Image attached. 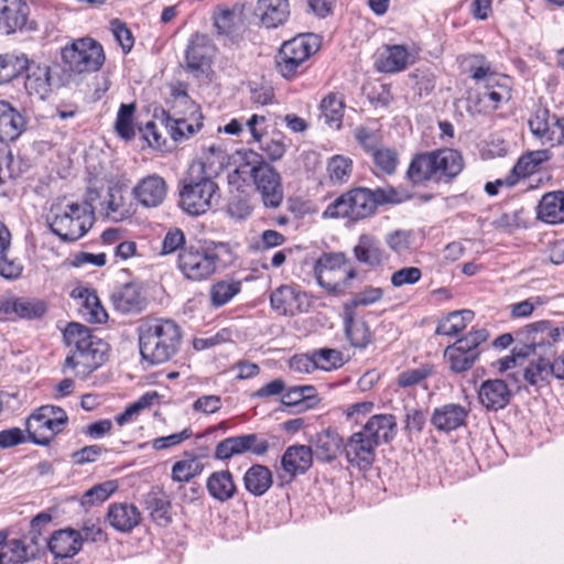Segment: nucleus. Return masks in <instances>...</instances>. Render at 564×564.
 <instances>
[{"label":"nucleus","mask_w":564,"mask_h":564,"mask_svg":"<svg viewBox=\"0 0 564 564\" xmlns=\"http://www.w3.org/2000/svg\"><path fill=\"white\" fill-rule=\"evenodd\" d=\"M240 292L239 281H219L210 288V301L215 307L227 304Z\"/></svg>","instance_id":"51"},{"label":"nucleus","mask_w":564,"mask_h":564,"mask_svg":"<svg viewBox=\"0 0 564 564\" xmlns=\"http://www.w3.org/2000/svg\"><path fill=\"white\" fill-rule=\"evenodd\" d=\"M218 185L206 174L205 164H193L183 181L180 205L189 215H202L219 198Z\"/></svg>","instance_id":"8"},{"label":"nucleus","mask_w":564,"mask_h":564,"mask_svg":"<svg viewBox=\"0 0 564 564\" xmlns=\"http://www.w3.org/2000/svg\"><path fill=\"white\" fill-rule=\"evenodd\" d=\"M524 335V341L532 352H534L536 347L544 345L551 346L561 340L564 337V327H555L547 321H540L527 325Z\"/></svg>","instance_id":"22"},{"label":"nucleus","mask_w":564,"mask_h":564,"mask_svg":"<svg viewBox=\"0 0 564 564\" xmlns=\"http://www.w3.org/2000/svg\"><path fill=\"white\" fill-rule=\"evenodd\" d=\"M188 458L177 460L172 467V479L176 482H188L199 475L203 469V463L195 456L185 454Z\"/></svg>","instance_id":"47"},{"label":"nucleus","mask_w":564,"mask_h":564,"mask_svg":"<svg viewBox=\"0 0 564 564\" xmlns=\"http://www.w3.org/2000/svg\"><path fill=\"white\" fill-rule=\"evenodd\" d=\"M511 391L501 379H488L478 390V400L489 411H498L508 405L511 400Z\"/></svg>","instance_id":"17"},{"label":"nucleus","mask_w":564,"mask_h":564,"mask_svg":"<svg viewBox=\"0 0 564 564\" xmlns=\"http://www.w3.org/2000/svg\"><path fill=\"white\" fill-rule=\"evenodd\" d=\"M432 373V367L423 366L416 369H410L401 372L398 377V384L402 388H410L422 380L427 378Z\"/></svg>","instance_id":"62"},{"label":"nucleus","mask_w":564,"mask_h":564,"mask_svg":"<svg viewBox=\"0 0 564 564\" xmlns=\"http://www.w3.org/2000/svg\"><path fill=\"white\" fill-rule=\"evenodd\" d=\"M67 419L63 409L43 405L26 421L29 437L35 444L47 445L57 433L63 431Z\"/></svg>","instance_id":"12"},{"label":"nucleus","mask_w":564,"mask_h":564,"mask_svg":"<svg viewBox=\"0 0 564 564\" xmlns=\"http://www.w3.org/2000/svg\"><path fill=\"white\" fill-rule=\"evenodd\" d=\"M301 294L289 285H281L270 295L271 306L281 315H294L300 312Z\"/></svg>","instance_id":"39"},{"label":"nucleus","mask_w":564,"mask_h":564,"mask_svg":"<svg viewBox=\"0 0 564 564\" xmlns=\"http://www.w3.org/2000/svg\"><path fill=\"white\" fill-rule=\"evenodd\" d=\"M247 160L249 165L252 164L250 174L263 205L269 208H278L283 200L281 175L256 152H250Z\"/></svg>","instance_id":"11"},{"label":"nucleus","mask_w":564,"mask_h":564,"mask_svg":"<svg viewBox=\"0 0 564 564\" xmlns=\"http://www.w3.org/2000/svg\"><path fill=\"white\" fill-rule=\"evenodd\" d=\"M208 39L203 34L192 36L185 52L186 68L191 72H200L208 55Z\"/></svg>","instance_id":"41"},{"label":"nucleus","mask_w":564,"mask_h":564,"mask_svg":"<svg viewBox=\"0 0 564 564\" xmlns=\"http://www.w3.org/2000/svg\"><path fill=\"white\" fill-rule=\"evenodd\" d=\"M117 490L115 481H105L87 490L82 497V505L89 507L107 500Z\"/></svg>","instance_id":"56"},{"label":"nucleus","mask_w":564,"mask_h":564,"mask_svg":"<svg viewBox=\"0 0 564 564\" xmlns=\"http://www.w3.org/2000/svg\"><path fill=\"white\" fill-rule=\"evenodd\" d=\"M356 260L367 267L376 268L383 263L386 256L379 240L369 234H362L352 249Z\"/></svg>","instance_id":"27"},{"label":"nucleus","mask_w":564,"mask_h":564,"mask_svg":"<svg viewBox=\"0 0 564 564\" xmlns=\"http://www.w3.org/2000/svg\"><path fill=\"white\" fill-rule=\"evenodd\" d=\"M73 296L83 299L86 308L90 310L93 319L97 323H101L106 319L107 313L101 307L98 296L94 291L88 289H77L73 291Z\"/></svg>","instance_id":"57"},{"label":"nucleus","mask_w":564,"mask_h":564,"mask_svg":"<svg viewBox=\"0 0 564 564\" xmlns=\"http://www.w3.org/2000/svg\"><path fill=\"white\" fill-rule=\"evenodd\" d=\"M330 276L334 280V283H336V288L332 285L321 286L327 290L329 293L339 295L344 294L347 290H349L352 286V281L357 276V271L354 268L332 271Z\"/></svg>","instance_id":"58"},{"label":"nucleus","mask_w":564,"mask_h":564,"mask_svg":"<svg viewBox=\"0 0 564 564\" xmlns=\"http://www.w3.org/2000/svg\"><path fill=\"white\" fill-rule=\"evenodd\" d=\"M22 265L11 257V232L0 221V275L8 280H14L22 273Z\"/></svg>","instance_id":"29"},{"label":"nucleus","mask_w":564,"mask_h":564,"mask_svg":"<svg viewBox=\"0 0 564 564\" xmlns=\"http://www.w3.org/2000/svg\"><path fill=\"white\" fill-rule=\"evenodd\" d=\"M308 59L302 57H294L291 54H285L284 50L280 48L276 57V66L280 74L284 78H292L297 74L303 73L306 69V63Z\"/></svg>","instance_id":"53"},{"label":"nucleus","mask_w":564,"mask_h":564,"mask_svg":"<svg viewBox=\"0 0 564 564\" xmlns=\"http://www.w3.org/2000/svg\"><path fill=\"white\" fill-rule=\"evenodd\" d=\"M24 70H28L24 83L28 93L44 99L51 91V87L53 85L50 66L28 64V67Z\"/></svg>","instance_id":"30"},{"label":"nucleus","mask_w":564,"mask_h":564,"mask_svg":"<svg viewBox=\"0 0 564 564\" xmlns=\"http://www.w3.org/2000/svg\"><path fill=\"white\" fill-rule=\"evenodd\" d=\"M313 464V449L307 445L289 446L281 458L283 471L294 479L297 475L305 474Z\"/></svg>","instance_id":"19"},{"label":"nucleus","mask_w":564,"mask_h":564,"mask_svg":"<svg viewBox=\"0 0 564 564\" xmlns=\"http://www.w3.org/2000/svg\"><path fill=\"white\" fill-rule=\"evenodd\" d=\"M29 6L23 0H0V32L12 34L26 25Z\"/></svg>","instance_id":"16"},{"label":"nucleus","mask_w":564,"mask_h":564,"mask_svg":"<svg viewBox=\"0 0 564 564\" xmlns=\"http://www.w3.org/2000/svg\"><path fill=\"white\" fill-rule=\"evenodd\" d=\"M232 261L234 254L227 243H215L213 247L189 243L178 252L176 265L186 280L198 282Z\"/></svg>","instance_id":"5"},{"label":"nucleus","mask_w":564,"mask_h":564,"mask_svg":"<svg viewBox=\"0 0 564 564\" xmlns=\"http://www.w3.org/2000/svg\"><path fill=\"white\" fill-rule=\"evenodd\" d=\"M444 356L449 361L451 370L459 373L474 366L479 356V350H473L456 340L445 349Z\"/></svg>","instance_id":"35"},{"label":"nucleus","mask_w":564,"mask_h":564,"mask_svg":"<svg viewBox=\"0 0 564 564\" xmlns=\"http://www.w3.org/2000/svg\"><path fill=\"white\" fill-rule=\"evenodd\" d=\"M0 552L6 555L4 564H20L34 558L37 554V546L26 544L25 540L13 539L1 546Z\"/></svg>","instance_id":"40"},{"label":"nucleus","mask_w":564,"mask_h":564,"mask_svg":"<svg viewBox=\"0 0 564 564\" xmlns=\"http://www.w3.org/2000/svg\"><path fill=\"white\" fill-rule=\"evenodd\" d=\"M413 62L412 54L404 45L386 46L376 61L381 73H397L405 69Z\"/></svg>","instance_id":"25"},{"label":"nucleus","mask_w":564,"mask_h":564,"mask_svg":"<svg viewBox=\"0 0 564 564\" xmlns=\"http://www.w3.org/2000/svg\"><path fill=\"white\" fill-rule=\"evenodd\" d=\"M206 488L208 494L219 502H226L237 494V486L229 470L212 473L207 478Z\"/></svg>","instance_id":"31"},{"label":"nucleus","mask_w":564,"mask_h":564,"mask_svg":"<svg viewBox=\"0 0 564 564\" xmlns=\"http://www.w3.org/2000/svg\"><path fill=\"white\" fill-rule=\"evenodd\" d=\"M46 311L43 302L25 297H10L0 300V314L7 318H37Z\"/></svg>","instance_id":"21"},{"label":"nucleus","mask_w":564,"mask_h":564,"mask_svg":"<svg viewBox=\"0 0 564 564\" xmlns=\"http://www.w3.org/2000/svg\"><path fill=\"white\" fill-rule=\"evenodd\" d=\"M254 13L262 26L275 29L289 19V0H258Z\"/></svg>","instance_id":"23"},{"label":"nucleus","mask_w":564,"mask_h":564,"mask_svg":"<svg viewBox=\"0 0 564 564\" xmlns=\"http://www.w3.org/2000/svg\"><path fill=\"white\" fill-rule=\"evenodd\" d=\"M173 113L162 110V123L174 141H182L194 135L202 128V113L198 106L184 90L173 94Z\"/></svg>","instance_id":"10"},{"label":"nucleus","mask_w":564,"mask_h":564,"mask_svg":"<svg viewBox=\"0 0 564 564\" xmlns=\"http://www.w3.org/2000/svg\"><path fill=\"white\" fill-rule=\"evenodd\" d=\"M130 207L126 204L120 186L109 188V199L107 202V217L118 221L130 215Z\"/></svg>","instance_id":"52"},{"label":"nucleus","mask_w":564,"mask_h":564,"mask_svg":"<svg viewBox=\"0 0 564 564\" xmlns=\"http://www.w3.org/2000/svg\"><path fill=\"white\" fill-rule=\"evenodd\" d=\"M167 185L163 177L152 174L142 178L133 188V195L144 207L161 205L166 196Z\"/></svg>","instance_id":"18"},{"label":"nucleus","mask_w":564,"mask_h":564,"mask_svg":"<svg viewBox=\"0 0 564 564\" xmlns=\"http://www.w3.org/2000/svg\"><path fill=\"white\" fill-rule=\"evenodd\" d=\"M52 521V517L50 513L41 512L35 516L30 523V531L25 540H30V544L37 546V551L40 550L41 542H44L47 545V539L42 538V530Z\"/></svg>","instance_id":"60"},{"label":"nucleus","mask_w":564,"mask_h":564,"mask_svg":"<svg viewBox=\"0 0 564 564\" xmlns=\"http://www.w3.org/2000/svg\"><path fill=\"white\" fill-rule=\"evenodd\" d=\"M464 169L460 152L445 148L419 153L412 159L406 176L413 184L425 182L451 183Z\"/></svg>","instance_id":"4"},{"label":"nucleus","mask_w":564,"mask_h":564,"mask_svg":"<svg viewBox=\"0 0 564 564\" xmlns=\"http://www.w3.org/2000/svg\"><path fill=\"white\" fill-rule=\"evenodd\" d=\"M550 111L544 107H538L533 116L529 119V127L532 134L541 141L542 144L553 147L564 143V118H555L550 122Z\"/></svg>","instance_id":"14"},{"label":"nucleus","mask_w":564,"mask_h":564,"mask_svg":"<svg viewBox=\"0 0 564 564\" xmlns=\"http://www.w3.org/2000/svg\"><path fill=\"white\" fill-rule=\"evenodd\" d=\"M134 112V104H121L119 111L117 113L115 129L118 135L124 140H131L135 135V130L133 126Z\"/></svg>","instance_id":"49"},{"label":"nucleus","mask_w":564,"mask_h":564,"mask_svg":"<svg viewBox=\"0 0 564 564\" xmlns=\"http://www.w3.org/2000/svg\"><path fill=\"white\" fill-rule=\"evenodd\" d=\"M319 110L321 118L324 120L325 124L336 130L340 129L345 111V100L343 96L337 93H329L322 99Z\"/></svg>","instance_id":"36"},{"label":"nucleus","mask_w":564,"mask_h":564,"mask_svg":"<svg viewBox=\"0 0 564 564\" xmlns=\"http://www.w3.org/2000/svg\"><path fill=\"white\" fill-rule=\"evenodd\" d=\"M468 409L458 403H446L433 410L431 424L443 433H451L466 425Z\"/></svg>","instance_id":"15"},{"label":"nucleus","mask_w":564,"mask_h":564,"mask_svg":"<svg viewBox=\"0 0 564 564\" xmlns=\"http://www.w3.org/2000/svg\"><path fill=\"white\" fill-rule=\"evenodd\" d=\"M270 448L268 440L256 433L231 436L219 442L215 448V458L227 460L236 455L250 452L257 456L264 455Z\"/></svg>","instance_id":"13"},{"label":"nucleus","mask_w":564,"mask_h":564,"mask_svg":"<svg viewBox=\"0 0 564 564\" xmlns=\"http://www.w3.org/2000/svg\"><path fill=\"white\" fill-rule=\"evenodd\" d=\"M538 217L552 225L564 223V193L545 194L539 204Z\"/></svg>","instance_id":"34"},{"label":"nucleus","mask_w":564,"mask_h":564,"mask_svg":"<svg viewBox=\"0 0 564 564\" xmlns=\"http://www.w3.org/2000/svg\"><path fill=\"white\" fill-rule=\"evenodd\" d=\"M384 241L392 251L401 253L410 248L411 234L406 230L397 229L389 232L386 236Z\"/></svg>","instance_id":"63"},{"label":"nucleus","mask_w":564,"mask_h":564,"mask_svg":"<svg viewBox=\"0 0 564 564\" xmlns=\"http://www.w3.org/2000/svg\"><path fill=\"white\" fill-rule=\"evenodd\" d=\"M373 164L382 173L391 175L395 172L399 155L395 150L390 148H382L381 145L372 154Z\"/></svg>","instance_id":"55"},{"label":"nucleus","mask_w":564,"mask_h":564,"mask_svg":"<svg viewBox=\"0 0 564 564\" xmlns=\"http://www.w3.org/2000/svg\"><path fill=\"white\" fill-rule=\"evenodd\" d=\"M46 221L63 241L73 242L82 238L94 224V208L87 202H73L66 197L52 204Z\"/></svg>","instance_id":"6"},{"label":"nucleus","mask_w":564,"mask_h":564,"mask_svg":"<svg viewBox=\"0 0 564 564\" xmlns=\"http://www.w3.org/2000/svg\"><path fill=\"white\" fill-rule=\"evenodd\" d=\"M272 484V473L264 465H252L243 476L246 490L256 497L263 496L271 488Z\"/></svg>","instance_id":"33"},{"label":"nucleus","mask_w":564,"mask_h":564,"mask_svg":"<svg viewBox=\"0 0 564 564\" xmlns=\"http://www.w3.org/2000/svg\"><path fill=\"white\" fill-rule=\"evenodd\" d=\"M317 369L329 371L343 365L341 352L337 349L322 348L313 351Z\"/></svg>","instance_id":"59"},{"label":"nucleus","mask_w":564,"mask_h":564,"mask_svg":"<svg viewBox=\"0 0 564 564\" xmlns=\"http://www.w3.org/2000/svg\"><path fill=\"white\" fill-rule=\"evenodd\" d=\"M63 70L68 79L83 74L95 73L105 63L101 44L91 37H82L62 48Z\"/></svg>","instance_id":"9"},{"label":"nucleus","mask_w":564,"mask_h":564,"mask_svg":"<svg viewBox=\"0 0 564 564\" xmlns=\"http://www.w3.org/2000/svg\"><path fill=\"white\" fill-rule=\"evenodd\" d=\"M145 507L156 525L167 527L172 522V505L164 492H149L145 497Z\"/></svg>","instance_id":"37"},{"label":"nucleus","mask_w":564,"mask_h":564,"mask_svg":"<svg viewBox=\"0 0 564 564\" xmlns=\"http://www.w3.org/2000/svg\"><path fill=\"white\" fill-rule=\"evenodd\" d=\"M354 138L362 150L369 154H372L382 144L381 131L367 126L356 127Z\"/></svg>","instance_id":"50"},{"label":"nucleus","mask_w":564,"mask_h":564,"mask_svg":"<svg viewBox=\"0 0 564 564\" xmlns=\"http://www.w3.org/2000/svg\"><path fill=\"white\" fill-rule=\"evenodd\" d=\"M285 54L308 59L319 48L318 37L314 34H300L281 46Z\"/></svg>","instance_id":"42"},{"label":"nucleus","mask_w":564,"mask_h":564,"mask_svg":"<svg viewBox=\"0 0 564 564\" xmlns=\"http://www.w3.org/2000/svg\"><path fill=\"white\" fill-rule=\"evenodd\" d=\"M28 63L25 54H0V85L17 78L28 67Z\"/></svg>","instance_id":"44"},{"label":"nucleus","mask_w":564,"mask_h":564,"mask_svg":"<svg viewBox=\"0 0 564 564\" xmlns=\"http://www.w3.org/2000/svg\"><path fill=\"white\" fill-rule=\"evenodd\" d=\"M397 433V420L392 414L372 415L362 429L345 442L344 454L348 464L359 470H368L376 460V449L390 443Z\"/></svg>","instance_id":"1"},{"label":"nucleus","mask_w":564,"mask_h":564,"mask_svg":"<svg viewBox=\"0 0 564 564\" xmlns=\"http://www.w3.org/2000/svg\"><path fill=\"white\" fill-rule=\"evenodd\" d=\"M352 172V160L345 155H334L328 160L327 174L334 184L347 183Z\"/></svg>","instance_id":"48"},{"label":"nucleus","mask_w":564,"mask_h":564,"mask_svg":"<svg viewBox=\"0 0 564 564\" xmlns=\"http://www.w3.org/2000/svg\"><path fill=\"white\" fill-rule=\"evenodd\" d=\"M64 340L70 348L65 366L76 370V375L82 378H86L108 359V344L94 336L88 327L79 323L67 325Z\"/></svg>","instance_id":"2"},{"label":"nucleus","mask_w":564,"mask_h":564,"mask_svg":"<svg viewBox=\"0 0 564 564\" xmlns=\"http://www.w3.org/2000/svg\"><path fill=\"white\" fill-rule=\"evenodd\" d=\"M395 195L393 188L369 189L356 187L341 194L329 204L324 212V216L359 221L372 216L379 205L393 202Z\"/></svg>","instance_id":"7"},{"label":"nucleus","mask_w":564,"mask_h":564,"mask_svg":"<svg viewBox=\"0 0 564 564\" xmlns=\"http://www.w3.org/2000/svg\"><path fill=\"white\" fill-rule=\"evenodd\" d=\"M111 301L115 308L123 314L140 312L143 303L138 286L131 283L117 289Z\"/></svg>","instance_id":"38"},{"label":"nucleus","mask_w":564,"mask_h":564,"mask_svg":"<svg viewBox=\"0 0 564 564\" xmlns=\"http://www.w3.org/2000/svg\"><path fill=\"white\" fill-rule=\"evenodd\" d=\"M344 253H324L314 265V273L319 285H332L336 283L332 279V271L351 269Z\"/></svg>","instance_id":"28"},{"label":"nucleus","mask_w":564,"mask_h":564,"mask_svg":"<svg viewBox=\"0 0 564 564\" xmlns=\"http://www.w3.org/2000/svg\"><path fill=\"white\" fill-rule=\"evenodd\" d=\"M47 546L55 557H73L82 550L83 536L77 530L61 529L51 535Z\"/></svg>","instance_id":"20"},{"label":"nucleus","mask_w":564,"mask_h":564,"mask_svg":"<svg viewBox=\"0 0 564 564\" xmlns=\"http://www.w3.org/2000/svg\"><path fill=\"white\" fill-rule=\"evenodd\" d=\"M422 278V272L416 267L402 268L391 275V284L395 288L403 286L405 284H414Z\"/></svg>","instance_id":"64"},{"label":"nucleus","mask_w":564,"mask_h":564,"mask_svg":"<svg viewBox=\"0 0 564 564\" xmlns=\"http://www.w3.org/2000/svg\"><path fill=\"white\" fill-rule=\"evenodd\" d=\"M553 375L552 362L544 358L532 361L524 370V379L532 386L545 382Z\"/></svg>","instance_id":"54"},{"label":"nucleus","mask_w":564,"mask_h":564,"mask_svg":"<svg viewBox=\"0 0 564 564\" xmlns=\"http://www.w3.org/2000/svg\"><path fill=\"white\" fill-rule=\"evenodd\" d=\"M186 243L185 235L180 228L170 229L162 242V254H171L176 251H181L184 246H188Z\"/></svg>","instance_id":"61"},{"label":"nucleus","mask_w":564,"mask_h":564,"mask_svg":"<svg viewBox=\"0 0 564 564\" xmlns=\"http://www.w3.org/2000/svg\"><path fill=\"white\" fill-rule=\"evenodd\" d=\"M311 443L313 454L322 462H333L339 453H344L345 442L336 431L330 429L316 434Z\"/></svg>","instance_id":"24"},{"label":"nucleus","mask_w":564,"mask_h":564,"mask_svg":"<svg viewBox=\"0 0 564 564\" xmlns=\"http://www.w3.org/2000/svg\"><path fill=\"white\" fill-rule=\"evenodd\" d=\"M25 119L9 102L0 100V141L18 139L25 129Z\"/></svg>","instance_id":"26"},{"label":"nucleus","mask_w":564,"mask_h":564,"mask_svg":"<svg viewBox=\"0 0 564 564\" xmlns=\"http://www.w3.org/2000/svg\"><path fill=\"white\" fill-rule=\"evenodd\" d=\"M473 318L474 312L469 310L452 312L445 319L438 323L436 334L456 336L467 327V324L470 323Z\"/></svg>","instance_id":"45"},{"label":"nucleus","mask_w":564,"mask_h":564,"mask_svg":"<svg viewBox=\"0 0 564 564\" xmlns=\"http://www.w3.org/2000/svg\"><path fill=\"white\" fill-rule=\"evenodd\" d=\"M214 25L219 35H236L241 26L240 10L237 8L219 10L214 17Z\"/></svg>","instance_id":"46"},{"label":"nucleus","mask_w":564,"mask_h":564,"mask_svg":"<svg viewBox=\"0 0 564 564\" xmlns=\"http://www.w3.org/2000/svg\"><path fill=\"white\" fill-rule=\"evenodd\" d=\"M138 335L140 355L150 365L171 360L177 354L182 341L181 328L172 319L144 321L138 328Z\"/></svg>","instance_id":"3"},{"label":"nucleus","mask_w":564,"mask_h":564,"mask_svg":"<svg viewBox=\"0 0 564 564\" xmlns=\"http://www.w3.org/2000/svg\"><path fill=\"white\" fill-rule=\"evenodd\" d=\"M345 334L351 346L365 348L371 343V333L367 323L361 318H354L351 313L345 315Z\"/></svg>","instance_id":"43"},{"label":"nucleus","mask_w":564,"mask_h":564,"mask_svg":"<svg viewBox=\"0 0 564 564\" xmlns=\"http://www.w3.org/2000/svg\"><path fill=\"white\" fill-rule=\"evenodd\" d=\"M108 520L111 527L120 532H130L141 521V514L133 505H112L108 511Z\"/></svg>","instance_id":"32"}]
</instances>
